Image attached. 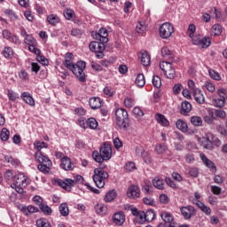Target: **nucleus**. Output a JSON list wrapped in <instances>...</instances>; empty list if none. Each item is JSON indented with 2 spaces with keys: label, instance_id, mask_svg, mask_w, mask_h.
<instances>
[{
  "label": "nucleus",
  "instance_id": "4d7b16f0",
  "mask_svg": "<svg viewBox=\"0 0 227 227\" xmlns=\"http://www.w3.org/2000/svg\"><path fill=\"white\" fill-rule=\"evenodd\" d=\"M36 61L41 63V65H43V67H47V65H49V60L44 56H42V53L36 55Z\"/></svg>",
  "mask_w": 227,
  "mask_h": 227
},
{
  "label": "nucleus",
  "instance_id": "09e8293b",
  "mask_svg": "<svg viewBox=\"0 0 227 227\" xmlns=\"http://www.w3.org/2000/svg\"><path fill=\"white\" fill-rule=\"evenodd\" d=\"M0 139L2 141H8L10 139V130L6 128H3L0 132Z\"/></svg>",
  "mask_w": 227,
  "mask_h": 227
},
{
  "label": "nucleus",
  "instance_id": "39448f33",
  "mask_svg": "<svg viewBox=\"0 0 227 227\" xmlns=\"http://www.w3.org/2000/svg\"><path fill=\"white\" fill-rule=\"evenodd\" d=\"M67 69L75 75L80 82H86V74H84V70H86V62L82 60L77 61L76 64H73L70 67H67Z\"/></svg>",
  "mask_w": 227,
  "mask_h": 227
},
{
  "label": "nucleus",
  "instance_id": "ea45409f",
  "mask_svg": "<svg viewBox=\"0 0 227 227\" xmlns=\"http://www.w3.org/2000/svg\"><path fill=\"white\" fill-rule=\"evenodd\" d=\"M86 123L87 127H89V129H90L91 130H95L98 127V121H97V119L93 117L89 118L86 121Z\"/></svg>",
  "mask_w": 227,
  "mask_h": 227
},
{
  "label": "nucleus",
  "instance_id": "e2e57ef3",
  "mask_svg": "<svg viewBox=\"0 0 227 227\" xmlns=\"http://www.w3.org/2000/svg\"><path fill=\"white\" fill-rule=\"evenodd\" d=\"M7 97H8L9 100H11L12 102H15V100H17V98H19V94L15 93L12 90H8Z\"/></svg>",
  "mask_w": 227,
  "mask_h": 227
},
{
  "label": "nucleus",
  "instance_id": "a18cd8bd",
  "mask_svg": "<svg viewBox=\"0 0 227 227\" xmlns=\"http://www.w3.org/2000/svg\"><path fill=\"white\" fill-rule=\"evenodd\" d=\"M118 196V194L116 193V191H109L106 197H105V201L106 203H110V201H113L114 200H116V197Z\"/></svg>",
  "mask_w": 227,
  "mask_h": 227
},
{
  "label": "nucleus",
  "instance_id": "c85d7f7f",
  "mask_svg": "<svg viewBox=\"0 0 227 227\" xmlns=\"http://www.w3.org/2000/svg\"><path fill=\"white\" fill-rule=\"evenodd\" d=\"M46 22L50 24V26H58L59 22H61V20L59 19V16L58 14H50L46 18Z\"/></svg>",
  "mask_w": 227,
  "mask_h": 227
},
{
  "label": "nucleus",
  "instance_id": "6ab92c4d",
  "mask_svg": "<svg viewBox=\"0 0 227 227\" xmlns=\"http://www.w3.org/2000/svg\"><path fill=\"white\" fill-rule=\"evenodd\" d=\"M61 169H65V171H72L75 166L74 165V162H72V160L68 156H65L61 160L60 163Z\"/></svg>",
  "mask_w": 227,
  "mask_h": 227
},
{
  "label": "nucleus",
  "instance_id": "2f4dec72",
  "mask_svg": "<svg viewBox=\"0 0 227 227\" xmlns=\"http://www.w3.org/2000/svg\"><path fill=\"white\" fill-rule=\"evenodd\" d=\"M14 54L15 51H13V49L10 46H5L2 51V56H4L5 59H13Z\"/></svg>",
  "mask_w": 227,
  "mask_h": 227
},
{
  "label": "nucleus",
  "instance_id": "412c9836",
  "mask_svg": "<svg viewBox=\"0 0 227 227\" xmlns=\"http://www.w3.org/2000/svg\"><path fill=\"white\" fill-rule=\"evenodd\" d=\"M200 159L205 166L208 168V169H210V171H213V173H215V171H217V167H215V164L212 160H210L207 157V155H205V153H200Z\"/></svg>",
  "mask_w": 227,
  "mask_h": 227
},
{
  "label": "nucleus",
  "instance_id": "58836bf2",
  "mask_svg": "<svg viewBox=\"0 0 227 227\" xmlns=\"http://www.w3.org/2000/svg\"><path fill=\"white\" fill-rule=\"evenodd\" d=\"M64 17L67 20H74L76 19L75 12L72 9H66L64 11Z\"/></svg>",
  "mask_w": 227,
  "mask_h": 227
},
{
  "label": "nucleus",
  "instance_id": "4468645a",
  "mask_svg": "<svg viewBox=\"0 0 227 227\" xmlns=\"http://www.w3.org/2000/svg\"><path fill=\"white\" fill-rule=\"evenodd\" d=\"M109 34L107 33V29L101 27L98 32L92 34V37L94 40H98V42H101V43H107L109 42Z\"/></svg>",
  "mask_w": 227,
  "mask_h": 227
},
{
  "label": "nucleus",
  "instance_id": "393cba45",
  "mask_svg": "<svg viewBox=\"0 0 227 227\" xmlns=\"http://www.w3.org/2000/svg\"><path fill=\"white\" fill-rule=\"evenodd\" d=\"M191 111H192V105H191L189 101H183L181 104L180 114H183V116H188Z\"/></svg>",
  "mask_w": 227,
  "mask_h": 227
},
{
  "label": "nucleus",
  "instance_id": "f257e3e1",
  "mask_svg": "<svg viewBox=\"0 0 227 227\" xmlns=\"http://www.w3.org/2000/svg\"><path fill=\"white\" fill-rule=\"evenodd\" d=\"M54 184L59 185V187H62L65 191H72V187L74 185H82L84 184V177L81 175H76L73 179L66 178L65 180L55 179Z\"/></svg>",
  "mask_w": 227,
  "mask_h": 227
},
{
  "label": "nucleus",
  "instance_id": "680f3d73",
  "mask_svg": "<svg viewBox=\"0 0 227 227\" xmlns=\"http://www.w3.org/2000/svg\"><path fill=\"white\" fill-rule=\"evenodd\" d=\"M135 104H136V101L132 98H126L124 99V106L129 109H130L131 107H134Z\"/></svg>",
  "mask_w": 227,
  "mask_h": 227
},
{
  "label": "nucleus",
  "instance_id": "4c0bfd02",
  "mask_svg": "<svg viewBox=\"0 0 227 227\" xmlns=\"http://www.w3.org/2000/svg\"><path fill=\"white\" fill-rule=\"evenodd\" d=\"M176 129L181 130V132H187L189 130V127L187 126V122L184 121V120L179 119L176 122Z\"/></svg>",
  "mask_w": 227,
  "mask_h": 227
},
{
  "label": "nucleus",
  "instance_id": "423d86ee",
  "mask_svg": "<svg viewBox=\"0 0 227 227\" xmlns=\"http://www.w3.org/2000/svg\"><path fill=\"white\" fill-rule=\"evenodd\" d=\"M29 185V177L24 174H19L14 177V183L11 185L18 194H24V188Z\"/></svg>",
  "mask_w": 227,
  "mask_h": 227
},
{
  "label": "nucleus",
  "instance_id": "c03bdc74",
  "mask_svg": "<svg viewBox=\"0 0 227 227\" xmlns=\"http://www.w3.org/2000/svg\"><path fill=\"white\" fill-rule=\"evenodd\" d=\"M173 62L169 61V60H167V61H161L160 63V70H162V72H164V74L166 72H168L169 70L170 67H173V64H171Z\"/></svg>",
  "mask_w": 227,
  "mask_h": 227
},
{
  "label": "nucleus",
  "instance_id": "20e7f679",
  "mask_svg": "<svg viewBox=\"0 0 227 227\" xmlns=\"http://www.w3.org/2000/svg\"><path fill=\"white\" fill-rule=\"evenodd\" d=\"M115 123L117 127L121 129H129L130 120L129 119V113L124 108H117L115 110Z\"/></svg>",
  "mask_w": 227,
  "mask_h": 227
},
{
  "label": "nucleus",
  "instance_id": "9d476101",
  "mask_svg": "<svg viewBox=\"0 0 227 227\" xmlns=\"http://www.w3.org/2000/svg\"><path fill=\"white\" fill-rule=\"evenodd\" d=\"M135 153L137 157H141L145 164H152V156H150V153L145 150L143 145H137L135 147Z\"/></svg>",
  "mask_w": 227,
  "mask_h": 227
},
{
  "label": "nucleus",
  "instance_id": "0eeeda50",
  "mask_svg": "<svg viewBox=\"0 0 227 227\" xmlns=\"http://www.w3.org/2000/svg\"><path fill=\"white\" fill-rule=\"evenodd\" d=\"M107 178H109V173H107V171H102L100 168L94 169L92 179L98 189L105 187Z\"/></svg>",
  "mask_w": 227,
  "mask_h": 227
},
{
  "label": "nucleus",
  "instance_id": "cd10ccee",
  "mask_svg": "<svg viewBox=\"0 0 227 227\" xmlns=\"http://www.w3.org/2000/svg\"><path fill=\"white\" fill-rule=\"evenodd\" d=\"M192 93L193 98L197 104H205V95H203V91H201V90H195Z\"/></svg>",
  "mask_w": 227,
  "mask_h": 227
},
{
  "label": "nucleus",
  "instance_id": "3c124183",
  "mask_svg": "<svg viewBox=\"0 0 227 227\" xmlns=\"http://www.w3.org/2000/svg\"><path fill=\"white\" fill-rule=\"evenodd\" d=\"M191 123H192L194 127H201V125H203V120L200 116H192L191 118Z\"/></svg>",
  "mask_w": 227,
  "mask_h": 227
},
{
  "label": "nucleus",
  "instance_id": "e433bc0d",
  "mask_svg": "<svg viewBox=\"0 0 227 227\" xmlns=\"http://www.w3.org/2000/svg\"><path fill=\"white\" fill-rule=\"evenodd\" d=\"M95 211L98 215H106L107 214V207L106 205L99 203L95 206Z\"/></svg>",
  "mask_w": 227,
  "mask_h": 227
},
{
  "label": "nucleus",
  "instance_id": "6e6d98bb",
  "mask_svg": "<svg viewBox=\"0 0 227 227\" xmlns=\"http://www.w3.org/2000/svg\"><path fill=\"white\" fill-rule=\"evenodd\" d=\"M164 74L168 79H175V77H176V71H175V68H173L172 66L170 68H168V71L164 73Z\"/></svg>",
  "mask_w": 227,
  "mask_h": 227
},
{
  "label": "nucleus",
  "instance_id": "f8f14e48",
  "mask_svg": "<svg viewBox=\"0 0 227 227\" xmlns=\"http://www.w3.org/2000/svg\"><path fill=\"white\" fill-rule=\"evenodd\" d=\"M192 42L193 45H198L199 47H201L202 49H207V47H210V43H212V41L210 37L205 36L203 38L200 36H194L192 38Z\"/></svg>",
  "mask_w": 227,
  "mask_h": 227
},
{
  "label": "nucleus",
  "instance_id": "f03ea898",
  "mask_svg": "<svg viewBox=\"0 0 227 227\" xmlns=\"http://www.w3.org/2000/svg\"><path fill=\"white\" fill-rule=\"evenodd\" d=\"M111 157H113V148L108 143L103 144L99 153L98 151H94L92 153V159L95 160V162H104V160H110Z\"/></svg>",
  "mask_w": 227,
  "mask_h": 227
},
{
  "label": "nucleus",
  "instance_id": "0e129e2a",
  "mask_svg": "<svg viewBox=\"0 0 227 227\" xmlns=\"http://www.w3.org/2000/svg\"><path fill=\"white\" fill-rule=\"evenodd\" d=\"M153 85L154 88H160V86H162V81L160 80V77L154 75L153 77Z\"/></svg>",
  "mask_w": 227,
  "mask_h": 227
},
{
  "label": "nucleus",
  "instance_id": "c9c22d12",
  "mask_svg": "<svg viewBox=\"0 0 227 227\" xmlns=\"http://www.w3.org/2000/svg\"><path fill=\"white\" fill-rule=\"evenodd\" d=\"M211 35L213 36H221L223 35V27L220 24H215L211 27Z\"/></svg>",
  "mask_w": 227,
  "mask_h": 227
},
{
  "label": "nucleus",
  "instance_id": "7c9ffc66",
  "mask_svg": "<svg viewBox=\"0 0 227 227\" xmlns=\"http://www.w3.org/2000/svg\"><path fill=\"white\" fill-rule=\"evenodd\" d=\"M155 120L161 127H169V121L162 114H156Z\"/></svg>",
  "mask_w": 227,
  "mask_h": 227
},
{
  "label": "nucleus",
  "instance_id": "bb28decb",
  "mask_svg": "<svg viewBox=\"0 0 227 227\" xmlns=\"http://www.w3.org/2000/svg\"><path fill=\"white\" fill-rule=\"evenodd\" d=\"M89 105L91 109H99V107H102V99L98 97L90 98Z\"/></svg>",
  "mask_w": 227,
  "mask_h": 227
},
{
  "label": "nucleus",
  "instance_id": "6e6552de",
  "mask_svg": "<svg viewBox=\"0 0 227 227\" xmlns=\"http://www.w3.org/2000/svg\"><path fill=\"white\" fill-rule=\"evenodd\" d=\"M102 42L93 41L89 44V49L91 52H95L96 58L98 59H102L104 58V51H106V44Z\"/></svg>",
  "mask_w": 227,
  "mask_h": 227
},
{
  "label": "nucleus",
  "instance_id": "8fccbe9b",
  "mask_svg": "<svg viewBox=\"0 0 227 227\" xmlns=\"http://www.w3.org/2000/svg\"><path fill=\"white\" fill-rule=\"evenodd\" d=\"M70 35L74 38H81L84 35V31L79 28H72Z\"/></svg>",
  "mask_w": 227,
  "mask_h": 227
},
{
  "label": "nucleus",
  "instance_id": "4be33fe9",
  "mask_svg": "<svg viewBox=\"0 0 227 227\" xmlns=\"http://www.w3.org/2000/svg\"><path fill=\"white\" fill-rule=\"evenodd\" d=\"M161 56L167 61H175V53L169 50L167 46L161 48Z\"/></svg>",
  "mask_w": 227,
  "mask_h": 227
},
{
  "label": "nucleus",
  "instance_id": "de8ad7c7",
  "mask_svg": "<svg viewBox=\"0 0 227 227\" xmlns=\"http://www.w3.org/2000/svg\"><path fill=\"white\" fill-rule=\"evenodd\" d=\"M37 227H52L51 223L46 218H39L36 220Z\"/></svg>",
  "mask_w": 227,
  "mask_h": 227
},
{
  "label": "nucleus",
  "instance_id": "13d9d810",
  "mask_svg": "<svg viewBox=\"0 0 227 227\" xmlns=\"http://www.w3.org/2000/svg\"><path fill=\"white\" fill-rule=\"evenodd\" d=\"M103 92L107 98L114 96V89H113L112 87H109V86L105 87L103 90Z\"/></svg>",
  "mask_w": 227,
  "mask_h": 227
},
{
  "label": "nucleus",
  "instance_id": "a211bd4d",
  "mask_svg": "<svg viewBox=\"0 0 227 227\" xmlns=\"http://www.w3.org/2000/svg\"><path fill=\"white\" fill-rule=\"evenodd\" d=\"M112 221L116 226H122V224L125 223V213L122 211L114 213L112 217Z\"/></svg>",
  "mask_w": 227,
  "mask_h": 227
},
{
  "label": "nucleus",
  "instance_id": "603ef678",
  "mask_svg": "<svg viewBox=\"0 0 227 227\" xmlns=\"http://www.w3.org/2000/svg\"><path fill=\"white\" fill-rule=\"evenodd\" d=\"M34 148L37 150V152H42V148H47V143L36 140L34 143Z\"/></svg>",
  "mask_w": 227,
  "mask_h": 227
},
{
  "label": "nucleus",
  "instance_id": "79ce46f5",
  "mask_svg": "<svg viewBox=\"0 0 227 227\" xmlns=\"http://www.w3.org/2000/svg\"><path fill=\"white\" fill-rule=\"evenodd\" d=\"M59 210L63 217H67V215L70 214V211L68 209V204L67 203L60 204V206L59 207Z\"/></svg>",
  "mask_w": 227,
  "mask_h": 227
},
{
  "label": "nucleus",
  "instance_id": "69168bd1",
  "mask_svg": "<svg viewBox=\"0 0 227 227\" xmlns=\"http://www.w3.org/2000/svg\"><path fill=\"white\" fill-rule=\"evenodd\" d=\"M166 150H168V145H166V144H160L155 147V152H157V153H160V154L164 153Z\"/></svg>",
  "mask_w": 227,
  "mask_h": 227
},
{
  "label": "nucleus",
  "instance_id": "a878e982",
  "mask_svg": "<svg viewBox=\"0 0 227 227\" xmlns=\"http://www.w3.org/2000/svg\"><path fill=\"white\" fill-rule=\"evenodd\" d=\"M19 209L24 215H29L30 214H35V212H38V207H35V206H20Z\"/></svg>",
  "mask_w": 227,
  "mask_h": 227
},
{
  "label": "nucleus",
  "instance_id": "1a4fd4ad",
  "mask_svg": "<svg viewBox=\"0 0 227 227\" xmlns=\"http://www.w3.org/2000/svg\"><path fill=\"white\" fill-rule=\"evenodd\" d=\"M160 38H163V40H168L175 33V27H173V25L168 22L163 23L160 28Z\"/></svg>",
  "mask_w": 227,
  "mask_h": 227
},
{
  "label": "nucleus",
  "instance_id": "9b49d317",
  "mask_svg": "<svg viewBox=\"0 0 227 227\" xmlns=\"http://www.w3.org/2000/svg\"><path fill=\"white\" fill-rule=\"evenodd\" d=\"M217 95H218V98H215L213 99V106L215 107H219L220 109H222V107L226 104V98H227L226 90L224 89L218 90Z\"/></svg>",
  "mask_w": 227,
  "mask_h": 227
},
{
  "label": "nucleus",
  "instance_id": "473e14b6",
  "mask_svg": "<svg viewBox=\"0 0 227 227\" xmlns=\"http://www.w3.org/2000/svg\"><path fill=\"white\" fill-rule=\"evenodd\" d=\"M21 98L28 106H31V107H35V99L33 98V96H31L29 92H23L21 94Z\"/></svg>",
  "mask_w": 227,
  "mask_h": 227
},
{
  "label": "nucleus",
  "instance_id": "b1692460",
  "mask_svg": "<svg viewBox=\"0 0 227 227\" xmlns=\"http://www.w3.org/2000/svg\"><path fill=\"white\" fill-rule=\"evenodd\" d=\"M154 219H155V212L150 209V210H147L145 213L143 211L141 215L140 223H145V221H146L147 223H152V221H153Z\"/></svg>",
  "mask_w": 227,
  "mask_h": 227
},
{
  "label": "nucleus",
  "instance_id": "37998d69",
  "mask_svg": "<svg viewBox=\"0 0 227 227\" xmlns=\"http://www.w3.org/2000/svg\"><path fill=\"white\" fill-rule=\"evenodd\" d=\"M135 83L137 84V86L138 88H143L145 86V84H146V81L145 80V74H138L137 75Z\"/></svg>",
  "mask_w": 227,
  "mask_h": 227
},
{
  "label": "nucleus",
  "instance_id": "a19ab883",
  "mask_svg": "<svg viewBox=\"0 0 227 227\" xmlns=\"http://www.w3.org/2000/svg\"><path fill=\"white\" fill-rule=\"evenodd\" d=\"M137 33L138 35H145L146 32V23L145 21H138L136 27Z\"/></svg>",
  "mask_w": 227,
  "mask_h": 227
},
{
  "label": "nucleus",
  "instance_id": "338daca9",
  "mask_svg": "<svg viewBox=\"0 0 227 227\" xmlns=\"http://www.w3.org/2000/svg\"><path fill=\"white\" fill-rule=\"evenodd\" d=\"M187 33L190 38H194V33H196V26L194 24H190L187 29Z\"/></svg>",
  "mask_w": 227,
  "mask_h": 227
},
{
  "label": "nucleus",
  "instance_id": "052dcab7",
  "mask_svg": "<svg viewBox=\"0 0 227 227\" xmlns=\"http://www.w3.org/2000/svg\"><path fill=\"white\" fill-rule=\"evenodd\" d=\"M39 208L45 215H51L52 214V209L47 205L43 204Z\"/></svg>",
  "mask_w": 227,
  "mask_h": 227
},
{
  "label": "nucleus",
  "instance_id": "7ed1b4c3",
  "mask_svg": "<svg viewBox=\"0 0 227 227\" xmlns=\"http://www.w3.org/2000/svg\"><path fill=\"white\" fill-rule=\"evenodd\" d=\"M35 159L37 162H39L37 168L39 171H41V173H43L44 175L51 173V168H52V161L51 160V159H49V157L43 155L42 152H36L35 153Z\"/></svg>",
  "mask_w": 227,
  "mask_h": 227
},
{
  "label": "nucleus",
  "instance_id": "dca6fc26",
  "mask_svg": "<svg viewBox=\"0 0 227 227\" xmlns=\"http://www.w3.org/2000/svg\"><path fill=\"white\" fill-rule=\"evenodd\" d=\"M180 212L184 219L189 220L196 214V209L192 206H186L180 207Z\"/></svg>",
  "mask_w": 227,
  "mask_h": 227
},
{
  "label": "nucleus",
  "instance_id": "f3484780",
  "mask_svg": "<svg viewBox=\"0 0 227 227\" xmlns=\"http://www.w3.org/2000/svg\"><path fill=\"white\" fill-rule=\"evenodd\" d=\"M2 36L5 40H8L9 42H11V43H15L16 45H19V43H20L19 36L12 35V32H10V30L8 29L3 30Z\"/></svg>",
  "mask_w": 227,
  "mask_h": 227
},
{
  "label": "nucleus",
  "instance_id": "774afa93",
  "mask_svg": "<svg viewBox=\"0 0 227 227\" xmlns=\"http://www.w3.org/2000/svg\"><path fill=\"white\" fill-rule=\"evenodd\" d=\"M28 51L30 52H33L37 56V54H42V51L40 49L36 48V44H28Z\"/></svg>",
  "mask_w": 227,
  "mask_h": 227
},
{
  "label": "nucleus",
  "instance_id": "aec40b11",
  "mask_svg": "<svg viewBox=\"0 0 227 227\" xmlns=\"http://www.w3.org/2000/svg\"><path fill=\"white\" fill-rule=\"evenodd\" d=\"M208 115L212 116V118H215V120H217V118H220L221 120H224L226 118V112L224 110L221 109H208Z\"/></svg>",
  "mask_w": 227,
  "mask_h": 227
},
{
  "label": "nucleus",
  "instance_id": "c756f323",
  "mask_svg": "<svg viewBox=\"0 0 227 227\" xmlns=\"http://www.w3.org/2000/svg\"><path fill=\"white\" fill-rule=\"evenodd\" d=\"M153 185L156 189H159V191H164L165 187V182L164 179H162L160 176H156L153 179Z\"/></svg>",
  "mask_w": 227,
  "mask_h": 227
},
{
  "label": "nucleus",
  "instance_id": "72a5a7b5",
  "mask_svg": "<svg viewBox=\"0 0 227 227\" xmlns=\"http://www.w3.org/2000/svg\"><path fill=\"white\" fill-rule=\"evenodd\" d=\"M74 65V53L67 52L65 56L64 67L70 68Z\"/></svg>",
  "mask_w": 227,
  "mask_h": 227
},
{
  "label": "nucleus",
  "instance_id": "2eb2a0df",
  "mask_svg": "<svg viewBox=\"0 0 227 227\" xmlns=\"http://www.w3.org/2000/svg\"><path fill=\"white\" fill-rule=\"evenodd\" d=\"M127 196L129 200H137L141 196L139 186L132 184L128 188Z\"/></svg>",
  "mask_w": 227,
  "mask_h": 227
},
{
  "label": "nucleus",
  "instance_id": "5fc2aeb1",
  "mask_svg": "<svg viewBox=\"0 0 227 227\" xmlns=\"http://www.w3.org/2000/svg\"><path fill=\"white\" fill-rule=\"evenodd\" d=\"M208 74L211 79H214V81H221V74H219L217 71L209 69Z\"/></svg>",
  "mask_w": 227,
  "mask_h": 227
},
{
  "label": "nucleus",
  "instance_id": "bf43d9fd",
  "mask_svg": "<svg viewBox=\"0 0 227 227\" xmlns=\"http://www.w3.org/2000/svg\"><path fill=\"white\" fill-rule=\"evenodd\" d=\"M204 88H206L209 93H214V91H215V85L210 81L205 82Z\"/></svg>",
  "mask_w": 227,
  "mask_h": 227
},
{
  "label": "nucleus",
  "instance_id": "5701e85b",
  "mask_svg": "<svg viewBox=\"0 0 227 227\" xmlns=\"http://www.w3.org/2000/svg\"><path fill=\"white\" fill-rule=\"evenodd\" d=\"M138 58L140 59L141 64L144 67H149V65L151 63V58H150V54L148 53V51H141L138 53Z\"/></svg>",
  "mask_w": 227,
  "mask_h": 227
},
{
  "label": "nucleus",
  "instance_id": "ddd939ff",
  "mask_svg": "<svg viewBox=\"0 0 227 227\" xmlns=\"http://www.w3.org/2000/svg\"><path fill=\"white\" fill-rule=\"evenodd\" d=\"M198 141L200 146H203V148H206V150H213L214 149L213 141H215V137H214V135H210V137H199Z\"/></svg>",
  "mask_w": 227,
  "mask_h": 227
},
{
  "label": "nucleus",
  "instance_id": "f704fd0d",
  "mask_svg": "<svg viewBox=\"0 0 227 227\" xmlns=\"http://www.w3.org/2000/svg\"><path fill=\"white\" fill-rule=\"evenodd\" d=\"M195 205L201 210V212H204L206 215H210L212 214V209L208 207H207L203 202L198 200Z\"/></svg>",
  "mask_w": 227,
  "mask_h": 227
},
{
  "label": "nucleus",
  "instance_id": "49530a36",
  "mask_svg": "<svg viewBox=\"0 0 227 227\" xmlns=\"http://www.w3.org/2000/svg\"><path fill=\"white\" fill-rule=\"evenodd\" d=\"M4 160L5 162H8V164H11V166H19V164H20V161L13 158L12 155H5Z\"/></svg>",
  "mask_w": 227,
  "mask_h": 227
},
{
  "label": "nucleus",
  "instance_id": "864d4df0",
  "mask_svg": "<svg viewBox=\"0 0 227 227\" xmlns=\"http://www.w3.org/2000/svg\"><path fill=\"white\" fill-rule=\"evenodd\" d=\"M24 43L27 45H36V39L32 35H28L24 38Z\"/></svg>",
  "mask_w": 227,
  "mask_h": 227
}]
</instances>
